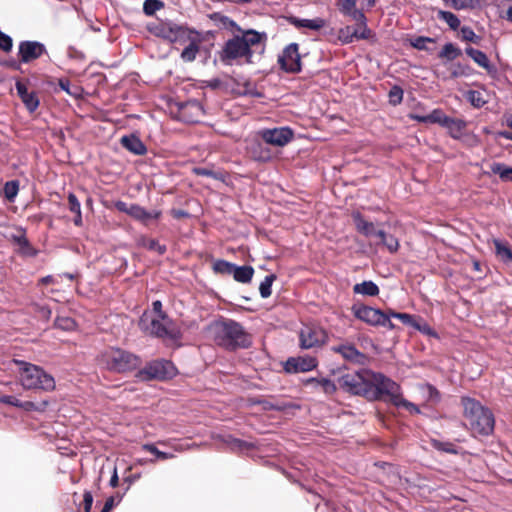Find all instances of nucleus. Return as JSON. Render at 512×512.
Listing matches in <instances>:
<instances>
[{
	"label": "nucleus",
	"instance_id": "46",
	"mask_svg": "<svg viewBox=\"0 0 512 512\" xmlns=\"http://www.w3.org/2000/svg\"><path fill=\"white\" fill-rule=\"evenodd\" d=\"M358 26L354 27L355 38L358 39H368L371 36V30L366 25V20L363 22H357Z\"/></svg>",
	"mask_w": 512,
	"mask_h": 512
},
{
	"label": "nucleus",
	"instance_id": "32",
	"mask_svg": "<svg viewBox=\"0 0 512 512\" xmlns=\"http://www.w3.org/2000/svg\"><path fill=\"white\" fill-rule=\"evenodd\" d=\"M378 239V243H381L383 244L384 246H386V248L390 251V252H396L399 248V243H398V240L391 236V235H387L384 231L382 230H379L377 232V237Z\"/></svg>",
	"mask_w": 512,
	"mask_h": 512
},
{
	"label": "nucleus",
	"instance_id": "22",
	"mask_svg": "<svg viewBox=\"0 0 512 512\" xmlns=\"http://www.w3.org/2000/svg\"><path fill=\"white\" fill-rule=\"evenodd\" d=\"M182 33L181 27L171 23H164L158 28L157 34L170 42H175Z\"/></svg>",
	"mask_w": 512,
	"mask_h": 512
},
{
	"label": "nucleus",
	"instance_id": "25",
	"mask_svg": "<svg viewBox=\"0 0 512 512\" xmlns=\"http://www.w3.org/2000/svg\"><path fill=\"white\" fill-rule=\"evenodd\" d=\"M466 54L470 56L480 67L486 69L487 71H491L492 66L490 61L485 53L480 50L474 49L472 47H468L465 50Z\"/></svg>",
	"mask_w": 512,
	"mask_h": 512
},
{
	"label": "nucleus",
	"instance_id": "37",
	"mask_svg": "<svg viewBox=\"0 0 512 512\" xmlns=\"http://www.w3.org/2000/svg\"><path fill=\"white\" fill-rule=\"evenodd\" d=\"M356 32H354V27L352 26H346L344 28H341L339 30V34H338V37H339V40L344 43V44H349L351 42H353L356 38H355V34Z\"/></svg>",
	"mask_w": 512,
	"mask_h": 512
},
{
	"label": "nucleus",
	"instance_id": "27",
	"mask_svg": "<svg viewBox=\"0 0 512 512\" xmlns=\"http://www.w3.org/2000/svg\"><path fill=\"white\" fill-rule=\"evenodd\" d=\"M121 142L125 148L137 155H142L146 151L143 143L135 136H124Z\"/></svg>",
	"mask_w": 512,
	"mask_h": 512
},
{
	"label": "nucleus",
	"instance_id": "20",
	"mask_svg": "<svg viewBox=\"0 0 512 512\" xmlns=\"http://www.w3.org/2000/svg\"><path fill=\"white\" fill-rule=\"evenodd\" d=\"M290 23L294 25L296 28H306L314 31H318L326 25V21L320 17H316L313 19H300L292 17L290 19Z\"/></svg>",
	"mask_w": 512,
	"mask_h": 512
},
{
	"label": "nucleus",
	"instance_id": "49",
	"mask_svg": "<svg viewBox=\"0 0 512 512\" xmlns=\"http://www.w3.org/2000/svg\"><path fill=\"white\" fill-rule=\"evenodd\" d=\"M23 103L30 112H34L39 106V100L34 93H29L22 98Z\"/></svg>",
	"mask_w": 512,
	"mask_h": 512
},
{
	"label": "nucleus",
	"instance_id": "9",
	"mask_svg": "<svg viewBox=\"0 0 512 512\" xmlns=\"http://www.w3.org/2000/svg\"><path fill=\"white\" fill-rule=\"evenodd\" d=\"M327 332L316 324H305L299 331V345L302 349L320 347L327 341Z\"/></svg>",
	"mask_w": 512,
	"mask_h": 512
},
{
	"label": "nucleus",
	"instance_id": "19",
	"mask_svg": "<svg viewBox=\"0 0 512 512\" xmlns=\"http://www.w3.org/2000/svg\"><path fill=\"white\" fill-rule=\"evenodd\" d=\"M356 0H338L339 10L351 17L356 22H363L366 20L365 15L362 11L356 8Z\"/></svg>",
	"mask_w": 512,
	"mask_h": 512
},
{
	"label": "nucleus",
	"instance_id": "1",
	"mask_svg": "<svg viewBox=\"0 0 512 512\" xmlns=\"http://www.w3.org/2000/svg\"><path fill=\"white\" fill-rule=\"evenodd\" d=\"M13 362L17 366L15 373L18 381L24 390L52 391L55 389L54 378L41 367L22 360Z\"/></svg>",
	"mask_w": 512,
	"mask_h": 512
},
{
	"label": "nucleus",
	"instance_id": "16",
	"mask_svg": "<svg viewBox=\"0 0 512 512\" xmlns=\"http://www.w3.org/2000/svg\"><path fill=\"white\" fill-rule=\"evenodd\" d=\"M44 52V45L37 41H24L19 45V56L25 63L39 58Z\"/></svg>",
	"mask_w": 512,
	"mask_h": 512
},
{
	"label": "nucleus",
	"instance_id": "10",
	"mask_svg": "<svg viewBox=\"0 0 512 512\" xmlns=\"http://www.w3.org/2000/svg\"><path fill=\"white\" fill-rule=\"evenodd\" d=\"M373 387L375 388V396L387 395L392 403L400 395L399 385L380 373L370 372L369 393Z\"/></svg>",
	"mask_w": 512,
	"mask_h": 512
},
{
	"label": "nucleus",
	"instance_id": "23",
	"mask_svg": "<svg viewBox=\"0 0 512 512\" xmlns=\"http://www.w3.org/2000/svg\"><path fill=\"white\" fill-rule=\"evenodd\" d=\"M449 132V134L455 138L459 139L462 137L464 130L466 128V122L462 119L451 118L448 116L446 122L443 125Z\"/></svg>",
	"mask_w": 512,
	"mask_h": 512
},
{
	"label": "nucleus",
	"instance_id": "56",
	"mask_svg": "<svg viewBox=\"0 0 512 512\" xmlns=\"http://www.w3.org/2000/svg\"><path fill=\"white\" fill-rule=\"evenodd\" d=\"M68 202H69V209L71 212H73L75 214H79V212H81L80 203L74 194H72V193L69 194Z\"/></svg>",
	"mask_w": 512,
	"mask_h": 512
},
{
	"label": "nucleus",
	"instance_id": "26",
	"mask_svg": "<svg viewBox=\"0 0 512 512\" xmlns=\"http://www.w3.org/2000/svg\"><path fill=\"white\" fill-rule=\"evenodd\" d=\"M306 384L312 385L316 389H320L325 394H332L336 390L335 384L327 378H310L306 381Z\"/></svg>",
	"mask_w": 512,
	"mask_h": 512
},
{
	"label": "nucleus",
	"instance_id": "59",
	"mask_svg": "<svg viewBox=\"0 0 512 512\" xmlns=\"http://www.w3.org/2000/svg\"><path fill=\"white\" fill-rule=\"evenodd\" d=\"M414 328L424 334H427V335L433 334L431 327L425 322L420 323V322L416 321V326H414Z\"/></svg>",
	"mask_w": 512,
	"mask_h": 512
},
{
	"label": "nucleus",
	"instance_id": "2",
	"mask_svg": "<svg viewBox=\"0 0 512 512\" xmlns=\"http://www.w3.org/2000/svg\"><path fill=\"white\" fill-rule=\"evenodd\" d=\"M464 417L473 435H489L494 430V417L491 411L475 399H462Z\"/></svg>",
	"mask_w": 512,
	"mask_h": 512
},
{
	"label": "nucleus",
	"instance_id": "62",
	"mask_svg": "<svg viewBox=\"0 0 512 512\" xmlns=\"http://www.w3.org/2000/svg\"><path fill=\"white\" fill-rule=\"evenodd\" d=\"M59 86L62 90H64L65 92H67L68 94L70 95H77L76 92L72 91L70 89V82L68 80H60L59 81Z\"/></svg>",
	"mask_w": 512,
	"mask_h": 512
},
{
	"label": "nucleus",
	"instance_id": "14",
	"mask_svg": "<svg viewBox=\"0 0 512 512\" xmlns=\"http://www.w3.org/2000/svg\"><path fill=\"white\" fill-rule=\"evenodd\" d=\"M0 403L21 408L26 412H44L49 405L47 400H42L39 402L21 401L19 398L12 395H0Z\"/></svg>",
	"mask_w": 512,
	"mask_h": 512
},
{
	"label": "nucleus",
	"instance_id": "11",
	"mask_svg": "<svg viewBox=\"0 0 512 512\" xmlns=\"http://www.w3.org/2000/svg\"><path fill=\"white\" fill-rule=\"evenodd\" d=\"M174 364L168 360H156L149 363L141 372L144 379H170L176 375Z\"/></svg>",
	"mask_w": 512,
	"mask_h": 512
},
{
	"label": "nucleus",
	"instance_id": "33",
	"mask_svg": "<svg viewBox=\"0 0 512 512\" xmlns=\"http://www.w3.org/2000/svg\"><path fill=\"white\" fill-rule=\"evenodd\" d=\"M461 55V50L456 47L453 43H447L443 46L439 57L447 61H452Z\"/></svg>",
	"mask_w": 512,
	"mask_h": 512
},
{
	"label": "nucleus",
	"instance_id": "15",
	"mask_svg": "<svg viewBox=\"0 0 512 512\" xmlns=\"http://www.w3.org/2000/svg\"><path fill=\"white\" fill-rule=\"evenodd\" d=\"M263 140L275 146H284L293 138V132L287 127L266 129L261 131Z\"/></svg>",
	"mask_w": 512,
	"mask_h": 512
},
{
	"label": "nucleus",
	"instance_id": "7",
	"mask_svg": "<svg viewBox=\"0 0 512 512\" xmlns=\"http://www.w3.org/2000/svg\"><path fill=\"white\" fill-rule=\"evenodd\" d=\"M354 316L371 326H382L389 330L395 329V325L390 320L389 312L385 313L366 305H354L352 308Z\"/></svg>",
	"mask_w": 512,
	"mask_h": 512
},
{
	"label": "nucleus",
	"instance_id": "64",
	"mask_svg": "<svg viewBox=\"0 0 512 512\" xmlns=\"http://www.w3.org/2000/svg\"><path fill=\"white\" fill-rule=\"evenodd\" d=\"M129 206L130 205H128L127 203H125L123 201H118L115 203V207L117 208V210L124 212L128 215H129Z\"/></svg>",
	"mask_w": 512,
	"mask_h": 512
},
{
	"label": "nucleus",
	"instance_id": "53",
	"mask_svg": "<svg viewBox=\"0 0 512 512\" xmlns=\"http://www.w3.org/2000/svg\"><path fill=\"white\" fill-rule=\"evenodd\" d=\"M17 245L19 247V252L23 255H34V251L29 245V242L25 236L20 238V242L17 243Z\"/></svg>",
	"mask_w": 512,
	"mask_h": 512
},
{
	"label": "nucleus",
	"instance_id": "63",
	"mask_svg": "<svg viewBox=\"0 0 512 512\" xmlns=\"http://www.w3.org/2000/svg\"><path fill=\"white\" fill-rule=\"evenodd\" d=\"M114 505H115V500H114V498H113V497H109V498L106 500V502H105V504H104V507H103V509H102V511H101V512H110V511L112 510V508L114 507Z\"/></svg>",
	"mask_w": 512,
	"mask_h": 512
},
{
	"label": "nucleus",
	"instance_id": "61",
	"mask_svg": "<svg viewBox=\"0 0 512 512\" xmlns=\"http://www.w3.org/2000/svg\"><path fill=\"white\" fill-rule=\"evenodd\" d=\"M16 90L21 99L23 97H25V95H28L30 93V92H28V89L25 86V84H23L21 82L16 83Z\"/></svg>",
	"mask_w": 512,
	"mask_h": 512
},
{
	"label": "nucleus",
	"instance_id": "13",
	"mask_svg": "<svg viewBox=\"0 0 512 512\" xmlns=\"http://www.w3.org/2000/svg\"><path fill=\"white\" fill-rule=\"evenodd\" d=\"M318 361L312 356L290 357L284 363V371L287 373H304L315 369Z\"/></svg>",
	"mask_w": 512,
	"mask_h": 512
},
{
	"label": "nucleus",
	"instance_id": "5",
	"mask_svg": "<svg viewBox=\"0 0 512 512\" xmlns=\"http://www.w3.org/2000/svg\"><path fill=\"white\" fill-rule=\"evenodd\" d=\"M210 333L214 341L225 348L233 349L245 345V336L242 327L233 321H218L210 326Z\"/></svg>",
	"mask_w": 512,
	"mask_h": 512
},
{
	"label": "nucleus",
	"instance_id": "30",
	"mask_svg": "<svg viewBox=\"0 0 512 512\" xmlns=\"http://www.w3.org/2000/svg\"><path fill=\"white\" fill-rule=\"evenodd\" d=\"M495 246V252L497 257H499L504 262L512 261V251L507 243L502 242L499 239L493 240Z\"/></svg>",
	"mask_w": 512,
	"mask_h": 512
},
{
	"label": "nucleus",
	"instance_id": "58",
	"mask_svg": "<svg viewBox=\"0 0 512 512\" xmlns=\"http://www.w3.org/2000/svg\"><path fill=\"white\" fill-rule=\"evenodd\" d=\"M84 512H90L93 504V496L89 491H86L83 495Z\"/></svg>",
	"mask_w": 512,
	"mask_h": 512
},
{
	"label": "nucleus",
	"instance_id": "31",
	"mask_svg": "<svg viewBox=\"0 0 512 512\" xmlns=\"http://www.w3.org/2000/svg\"><path fill=\"white\" fill-rule=\"evenodd\" d=\"M490 171L499 175L503 181H512V167H508L502 163L494 162L490 165Z\"/></svg>",
	"mask_w": 512,
	"mask_h": 512
},
{
	"label": "nucleus",
	"instance_id": "39",
	"mask_svg": "<svg viewBox=\"0 0 512 512\" xmlns=\"http://www.w3.org/2000/svg\"><path fill=\"white\" fill-rule=\"evenodd\" d=\"M143 449L152 453L153 455H155L156 458L159 460H167V459H172L175 457V455L173 453H167V452L160 451L153 444H145V445H143Z\"/></svg>",
	"mask_w": 512,
	"mask_h": 512
},
{
	"label": "nucleus",
	"instance_id": "40",
	"mask_svg": "<svg viewBox=\"0 0 512 512\" xmlns=\"http://www.w3.org/2000/svg\"><path fill=\"white\" fill-rule=\"evenodd\" d=\"M427 401L437 402L440 398L439 392L430 384H424L420 387Z\"/></svg>",
	"mask_w": 512,
	"mask_h": 512
},
{
	"label": "nucleus",
	"instance_id": "47",
	"mask_svg": "<svg viewBox=\"0 0 512 512\" xmlns=\"http://www.w3.org/2000/svg\"><path fill=\"white\" fill-rule=\"evenodd\" d=\"M19 190L17 181H10L5 184L4 193L8 200L13 201Z\"/></svg>",
	"mask_w": 512,
	"mask_h": 512
},
{
	"label": "nucleus",
	"instance_id": "29",
	"mask_svg": "<svg viewBox=\"0 0 512 512\" xmlns=\"http://www.w3.org/2000/svg\"><path fill=\"white\" fill-rule=\"evenodd\" d=\"M254 274V270L250 266H234L233 277L236 281L241 283H248L251 281Z\"/></svg>",
	"mask_w": 512,
	"mask_h": 512
},
{
	"label": "nucleus",
	"instance_id": "36",
	"mask_svg": "<svg viewBox=\"0 0 512 512\" xmlns=\"http://www.w3.org/2000/svg\"><path fill=\"white\" fill-rule=\"evenodd\" d=\"M234 266L225 260H217L213 264V270L219 274H233Z\"/></svg>",
	"mask_w": 512,
	"mask_h": 512
},
{
	"label": "nucleus",
	"instance_id": "41",
	"mask_svg": "<svg viewBox=\"0 0 512 512\" xmlns=\"http://www.w3.org/2000/svg\"><path fill=\"white\" fill-rule=\"evenodd\" d=\"M198 50V45L192 42L182 51L181 58L186 62H191L196 58Z\"/></svg>",
	"mask_w": 512,
	"mask_h": 512
},
{
	"label": "nucleus",
	"instance_id": "35",
	"mask_svg": "<svg viewBox=\"0 0 512 512\" xmlns=\"http://www.w3.org/2000/svg\"><path fill=\"white\" fill-rule=\"evenodd\" d=\"M393 404L398 408H403V409L407 410L411 414H419L420 413V409L418 408V406H416L412 402H409L408 400L403 398V396L401 394L396 398V400L393 402Z\"/></svg>",
	"mask_w": 512,
	"mask_h": 512
},
{
	"label": "nucleus",
	"instance_id": "6",
	"mask_svg": "<svg viewBox=\"0 0 512 512\" xmlns=\"http://www.w3.org/2000/svg\"><path fill=\"white\" fill-rule=\"evenodd\" d=\"M140 325L142 329L150 334L167 341L176 342L181 338L179 327L165 314H160L159 317H151L149 313H144Z\"/></svg>",
	"mask_w": 512,
	"mask_h": 512
},
{
	"label": "nucleus",
	"instance_id": "51",
	"mask_svg": "<svg viewBox=\"0 0 512 512\" xmlns=\"http://www.w3.org/2000/svg\"><path fill=\"white\" fill-rule=\"evenodd\" d=\"M402 99H403V90L398 86H394L389 92L390 103H392L393 105H397V104L401 103Z\"/></svg>",
	"mask_w": 512,
	"mask_h": 512
},
{
	"label": "nucleus",
	"instance_id": "24",
	"mask_svg": "<svg viewBox=\"0 0 512 512\" xmlns=\"http://www.w3.org/2000/svg\"><path fill=\"white\" fill-rule=\"evenodd\" d=\"M357 230L367 237H377V230L373 223L364 220L359 213L353 214Z\"/></svg>",
	"mask_w": 512,
	"mask_h": 512
},
{
	"label": "nucleus",
	"instance_id": "52",
	"mask_svg": "<svg viewBox=\"0 0 512 512\" xmlns=\"http://www.w3.org/2000/svg\"><path fill=\"white\" fill-rule=\"evenodd\" d=\"M468 99L475 107H482L486 101L482 98L481 93L478 91H470L468 93Z\"/></svg>",
	"mask_w": 512,
	"mask_h": 512
},
{
	"label": "nucleus",
	"instance_id": "45",
	"mask_svg": "<svg viewBox=\"0 0 512 512\" xmlns=\"http://www.w3.org/2000/svg\"><path fill=\"white\" fill-rule=\"evenodd\" d=\"M163 7L162 2L159 0H145L143 11L146 15H153L156 11Z\"/></svg>",
	"mask_w": 512,
	"mask_h": 512
},
{
	"label": "nucleus",
	"instance_id": "4",
	"mask_svg": "<svg viewBox=\"0 0 512 512\" xmlns=\"http://www.w3.org/2000/svg\"><path fill=\"white\" fill-rule=\"evenodd\" d=\"M98 363L109 371L124 373L136 369L140 361L128 351L110 347L99 354Z\"/></svg>",
	"mask_w": 512,
	"mask_h": 512
},
{
	"label": "nucleus",
	"instance_id": "50",
	"mask_svg": "<svg viewBox=\"0 0 512 512\" xmlns=\"http://www.w3.org/2000/svg\"><path fill=\"white\" fill-rule=\"evenodd\" d=\"M461 37L464 41L478 43L479 37L475 34V32L467 26L461 28Z\"/></svg>",
	"mask_w": 512,
	"mask_h": 512
},
{
	"label": "nucleus",
	"instance_id": "48",
	"mask_svg": "<svg viewBox=\"0 0 512 512\" xmlns=\"http://www.w3.org/2000/svg\"><path fill=\"white\" fill-rule=\"evenodd\" d=\"M55 325L63 330H73L76 326L75 321L70 317H58L55 321Z\"/></svg>",
	"mask_w": 512,
	"mask_h": 512
},
{
	"label": "nucleus",
	"instance_id": "17",
	"mask_svg": "<svg viewBox=\"0 0 512 512\" xmlns=\"http://www.w3.org/2000/svg\"><path fill=\"white\" fill-rule=\"evenodd\" d=\"M179 113L183 121L196 123L203 116V108L199 102L189 101L180 107Z\"/></svg>",
	"mask_w": 512,
	"mask_h": 512
},
{
	"label": "nucleus",
	"instance_id": "42",
	"mask_svg": "<svg viewBox=\"0 0 512 512\" xmlns=\"http://www.w3.org/2000/svg\"><path fill=\"white\" fill-rule=\"evenodd\" d=\"M389 316H390V318L391 317L392 318H397L403 324L408 325V326H412L413 328H414V326H416V321L417 320L412 315H410V314L389 311Z\"/></svg>",
	"mask_w": 512,
	"mask_h": 512
},
{
	"label": "nucleus",
	"instance_id": "60",
	"mask_svg": "<svg viewBox=\"0 0 512 512\" xmlns=\"http://www.w3.org/2000/svg\"><path fill=\"white\" fill-rule=\"evenodd\" d=\"M148 247L149 249L156 250L159 254H163L166 250L164 246H161L155 240H150L148 243Z\"/></svg>",
	"mask_w": 512,
	"mask_h": 512
},
{
	"label": "nucleus",
	"instance_id": "38",
	"mask_svg": "<svg viewBox=\"0 0 512 512\" xmlns=\"http://www.w3.org/2000/svg\"><path fill=\"white\" fill-rule=\"evenodd\" d=\"M274 280H275L274 275H268L261 282L260 287H259L261 297L267 298L271 295V293H272L271 287H272Z\"/></svg>",
	"mask_w": 512,
	"mask_h": 512
},
{
	"label": "nucleus",
	"instance_id": "34",
	"mask_svg": "<svg viewBox=\"0 0 512 512\" xmlns=\"http://www.w3.org/2000/svg\"><path fill=\"white\" fill-rule=\"evenodd\" d=\"M438 17L441 20L445 21L448 24V26L453 30L458 29L460 26L459 18L452 12L440 10L438 12Z\"/></svg>",
	"mask_w": 512,
	"mask_h": 512
},
{
	"label": "nucleus",
	"instance_id": "44",
	"mask_svg": "<svg viewBox=\"0 0 512 512\" xmlns=\"http://www.w3.org/2000/svg\"><path fill=\"white\" fill-rule=\"evenodd\" d=\"M447 118L448 116L444 114L442 110L435 109L430 114H428V123H437L443 127Z\"/></svg>",
	"mask_w": 512,
	"mask_h": 512
},
{
	"label": "nucleus",
	"instance_id": "8",
	"mask_svg": "<svg viewBox=\"0 0 512 512\" xmlns=\"http://www.w3.org/2000/svg\"><path fill=\"white\" fill-rule=\"evenodd\" d=\"M370 371L347 373L340 379L342 388L356 395H369Z\"/></svg>",
	"mask_w": 512,
	"mask_h": 512
},
{
	"label": "nucleus",
	"instance_id": "3",
	"mask_svg": "<svg viewBox=\"0 0 512 512\" xmlns=\"http://www.w3.org/2000/svg\"><path fill=\"white\" fill-rule=\"evenodd\" d=\"M263 35L254 31L248 30L243 35L236 36L228 40L224 46L222 53V60L227 64H232L234 61L244 59L245 62H251L252 51L251 48L261 43Z\"/></svg>",
	"mask_w": 512,
	"mask_h": 512
},
{
	"label": "nucleus",
	"instance_id": "43",
	"mask_svg": "<svg viewBox=\"0 0 512 512\" xmlns=\"http://www.w3.org/2000/svg\"><path fill=\"white\" fill-rule=\"evenodd\" d=\"M447 5L456 9L462 10L472 8L475 5V0H443Z\"/></svg>",
	"mask_w": 512,
	"mask_h": 512
},
{
	"label": "nucleus",
	"instance_id": "28",
	"mask_svg": "<svg viewBox=\"0 0 512 512\" xmlns=\"http://www.w3.org/2000/svg\"><path fill=\"white\" fill-rule=\"evenodd\" d=\"M356 294H362L367 296H376L379 293L378 286L372 281H363L358 283L353 288Z\"/></svg>",
	"mask_w": 512,
	"mask_h": 512
},
{
	"label": "nucleus",
	"instance_id": "12",
	"mask_svg": "<svg viewBox=\"0 0 512 512\" xmlns=\"http://www.w3.org/2000/svg\"><path fill=\"white\" fill-rule=\"evenodd\" d=\"M278 62L286 72L295 73L300 71V55L298 45L292 43L288 45L279 56Z\"/></svg>",
	"mask_w": 512,
	"mask_h": 512
},
{
	"label": "nucleus",
	"instance_id": "18",
	"mask_svg": "<svg viewBox=\"0 0 512 512\" xmlns=\"http://www.w3.org/2000/svg\"><path fill=\"white\" fill-rule=\"evenodd\" d=\"M160 215V211H147L145 208L137 204H131L129 206V216L137 221H140L144 225H148L152 220H157Z\"/></svg>",
	"mask_w": 512,
	"mask_h": 512
},
{
	"label": "nucleus",
	"instance_id": "54",
	"mask_svg": "<svg viewBox=\"0 0 512 512\" xmlns=\"http://www.w3.org/2000/svg\"><path fill=\"white\" fill-rule=\"evenodd\" d=\"M433 42V39L428 37H417L413 40H411V45L419 50H425L426 49V43Z\"/></svg>",
	"mask_w": 512,
	"mask_h": 512
},
{
	"label": "nucleus",
	"instance_id": "57",
	"mask_svg": "<svg viewBox=\"0 0 512 512\" xmlns=\"http://www.w3.org/2000/svg\"><path fill=\"white\" fill-rule=\"evenodd\" d=\"M11 48H12V39L8 35L0 32V49L7 52V51H10Z\"/></svg>",
	"mask_w": 512,
	"mask_h": 512
},
{
	"label": "nucleus",
	"instance_id": "55",
	"mask_svg": "<svg viewBox=\"0 0 512 512\" xmlns=\"http://www.w3.org/2000/svg\"><path fill=\"white\" fill-rule=\"evenodd\" d=\"M63 278H67L68 280L72 281L74 279V275L66 273V274H63V275H58L57 277L47 276V277L42 279V282L43 283L58 284V283L61 282V280Z\"/></svg>",
	"mask_w": 512,
	"mask_h": 512
},
{
	"label": "nucleus",
	"instance_id": "21",
	"mask_svg": "<svg viewBox=\"0 0 512 512\" xmlns=\"http://www.w3.org/2000/svg\"><path fill=\"white\" fill-rule=\"evenodd\" d=\"M333 351L341 354L343 358L352 362L361 363L364 359V355L353 345H339L337 347H333Z\"/></svg>",
	"mask_w": 512,
	"mask_h": 512
}]
</instances>
